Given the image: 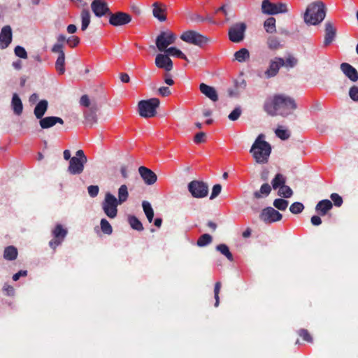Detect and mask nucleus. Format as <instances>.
<instances>
[{"label": "nucleus", "mask_w": 358, "mask_h": 358, "mask_svg": "<svg viewBox=\"0 0 358 358\" xmlns=\"http://www.w3.org/2000/svg\"><path fill=\"white\" fill-rule=\"evenodd\" d=\"M297 106L294 99L287 95L275 94L267 100L264 106L265 111L271 116L287 117L291 115Z\"/></svg>", "instance_id": "obj_1"}, {"label": "nucleus", "mask_w": 358, "mask_h": 358, "mask_svg": "<svg viewBox=\"0 0 358 358\" xmlns=\"http://www.w3.org/2000/svg\"><path fill=\"white\" fill-rule=\"evenodd\" d=\"M326 16V8L322 1L310 3L303 14L304 22L307 24L317 25L321 23Z\"/></svg>", "instance_id": "obj_2"}, {"label": "nucleus", "mask_w": 358, "mask_h": 358, "mask_svg": "<svg viewBox=\"0 0 358 358\" xmlns=\"http://www.w3.org/2000/svg\"><path fill=\"white\" fill-rule=\"evenodd\" d=\"M264 138V134H259L250 150L256 162L259 164L266 163L271 152V147Z\"/></svg>", "instance_id": "obj_3"}, {"label": "nucleus", "mask_w": 358, "mask_h": 358, "mask_svg": "<svg viewBox=\"0 0 358 358\" xmlns=\"http://www.w3.org/2000/svg\"><path fill=\"white\" fill-rule=\"evenodd\" d=\"M160 103L157 98H151L147 100H141L138 103L139 115L145 118L152 117L157 113V108Z\"/></svg>", "instance_id": "obj_4"}, {"label": "nucleus", "mask_w": 358, "mask_h": 358, "mask_svg": "<svg viewBox=\"0 0 358 358\" xmlns=\"http://www.w3.org/2000/svg\"><path fill=\"white\" fill-rule=\"evenodd\" d=\"M180 39L184 42L200 48H203L211 42L210 38L194 30H188L183 32L180 36Z\"/></svg>", "instance_id": "obj_5"}, {"label": "nucleus", "mask_w": 358, "mask_h": 358, "mask_svg": "<svg viewBox=\"0 0 358 358\" xmlns=\"http://www.w3.org/2000/svg\"><path fill=\"white\" fill-rule=\"evenodd\" d=\"M87 158L83 150H79L76 152V156L70 159L68 171L71 175H79L83 172L85 164Z\"/></svg>", "instance_id": "obj_6"}, {"label": "nucleus", "mask_w": 358, "mask_h": 358, "mask_svg": "<svg viewBox=\"0 0 358 358\" xmlns=\"http://www.w3.org/2000/svg\"><path fill=\"white\" fill-rule=\"evenodd\" d=\"M121 205L117 198L110 192H106L101 203V208L106 215L110 219H114L117 215V206Z\"/></svg>", "instance_id": "obj_7"}, {"label": "nucleus", "mask_w": 358, "mask_h": 358, "mask_svg": "<svg viewBox=\"0 0 358 358\" xmlns=\"http://www.w3.org/2000/svg\"><path fill=\"white\" fill-rule=\"evenodd\" d=\"M262 12L264 14L273 15L288 12L287 5L285 3H271L269 0H263L262 3Z\"/></svg>", "instance_id": "obj_8"}, {"label": "nucleus", "mask_w": 358, "mask_h": 358, "mask_svg": "<svg viewBox=\"0 0 358 358\" xmlns=\"http://www.w3.org/2000/svg\"><path fill=\"white\" fill-rule=\"evenodd\" d=\"M188 190L194 198H204L208 194V186L204 182L193 180L188 184Z\"/></svg>", "instance_id": "obj_9"}, {"label": "nucleus", "mask_w": 358, "mask_h": 358, "mask_svg": "<svg viewBox=\"0 0 358 358\" xmlns=\"http://www.w3.org/2000/svg\"><path fill=\"white\" fill-rule=\"evenodd\" d=\"M176 39V36L170 31H162L156 38V46L162 52L168 49V46L173 44Z\"/></svg>", "instance_id": "obj_10"}, {"label": "nucleus", "mask_w": 358, "mask_h": 358, "mask_svg": "<svg viewBox=\"0 0 358 358\" xmlns=\"http://www.w3.org/2000/svg\"><path fill=\"white\" fill-rule=\"evenodd\" d=\"M246 25L243 22L236 23L229 29V38L231 42L239 43L244 38Z\"/></svg>", "instance_id": "obj_11"}, {"label": "nucleus", "mask_w": 358, "mask_h": 358, "mask_svg": "<svg viewBox=\"0 0 358 358\" xmlns=\"http://www.w3.org/2000/svg\"><path fill=\"white\" fill-rule=\"evenodd\" d=\"M67 229L64 228L60 224H57L52 231L53 239L49 242V245L55 250L57 246L62 244L67 235Z\"/></svg>", "instance_id": "obj_12"}, {"label": "nucleus", "mask_w": 358, "mask_h": 358, "mask_svg": "<svg viewBox=\"0 0 358 358\" xmlns=\"http://www.w3.org/2000/svg\"><path fill=\"white\" fill-rule=\"evenodd\" d=\"M109 17V23L113 27H120L124 26L131 21V16L124 12H116V13H111L108 15Z\"/></svg>", "instance_id": "obj_13"}, {"label": "nucleus", "mask_w": 358, "mask_h": 358, "mask_svg": "<svg viewBox=\"0 0 358 358\" xmlns=\"http://www.w3.org/2000/svg\"><path fill=\"white\" fill-rule=\"evenodd\" d=\"M259 218L266 224H271L281 220L282 215L273 208L266 207L262 210Z\"/></svg>", "instance_id": "obj_14"}, {"label": "nucleus", "mask_w": 358, "mask_h": 358, "mask_svg": "<svg viewBox=\"0 0 358 358\" xmlns=\"http://www.w3.org/2000/svg\"><path fill=\"white\" fill-rule=\"evenodd\" d=\"M91 8L94 14L101 17L104 15H109L110 13L108 3L104 0H94L91 3Z\"/></svg>", "instance_id": "obj_15"}, {"label": "nucleus", "mask_w": 358, "mask_h": 358, "mask_svg": "<svg viewBox=\"0 0 358 358\" xmlns=\"http://www.w3.org/2000/svg\"><path fill=\"white\" fill-rule=\"evenodd\" d=\"M284 66V59L281 57H275L269 63L268 68L264 72L265 76L267 78L274 77L278 73L281 66Z\"/></svg>", "instance_id": "obj_16"}, {"label": "nucleus", "mask_w": 358, "mask_h": 358, "mask_svg": "<svg viewBox=\"0 0 358 358\" xmlns=\"http://www.w3.org/2000/svg\"><path fill=\"white\" fill-rule=\"evenodd\" d=\"M152 15L155 18L157 19L159 22H164L166 20V6L159 1H155L152 5Z\"/></svg>", "instance_id": "obj_17"}, {"label": "nucleus", "mask_w": 358, "mask_h": 358, "mask_svg": "<svg viewBox=\"0 0 358 358\" xmlns=\"http://www.w3.org/2000/svg\"><path fill=\"white\" fill-rule=\"evenodd\" d=\"M155 65L167 72L173 69V62L168 55L158 54L155 58Z\"/></svg>", "instance_id": "obj_18"}, {"label": "nucleus", "mask_w": 358, "mask_h": 358, "mask_svg": "<svg viewBox=\"0 0 358 358\" xmlns=\"http://www.w3.org/2000/svg\"><path fill=\"white\" fill-rule=\"evenodd\" d=\"M138 172L145 184L150 185L157 181V175L152 170L145 166H140Z\"/></svg>", "instance_id": "obj_19"}, {"label": "nucleus", "mask_w": 358, "mask_h": 358, "mask_svg": "<svg viewBox=\"0 0 358 358\" xmlns=\"http://www.w3.org/2000/svg\"><path fill=\"white\" fill-rule=\"evenodd\" d=\"M324 45H329L334 40L336 36V29L331 22L325 23Z\"/></svg>", "instance_id": "obj_20"}, {"label": "nucleus", "mask_w": 358, "mask_h": 358, "mask_svg": "<svg viewBox=\"0 0 358 358\" xmlns=\"http://www.w3.org/2000/svg\"><path fill=\"white\" fill-rule=\"evenodd\" d=\"M12 41V29L9 25L3 27L0 33V45L1 48H7Z\"/></svg>", "instance_id": "obj_21"}, {"label": "nucleus", "mask_w": 358, "mask_h": 358, "mask_svg": "<svg viewBox=\"0 0 358 358\" xmlns=\"http://www.w3.org/2000/svg\"><path fill=\"white\" fill-rule=\"evenodd\" d=\"M341 70L351 81L356 82L358 80V72L356 69L350 64L342 63L341 64Z\"/></svg>", "instance_id": "obj_22"}, {"label": "nucleus", "mask_w": 358, "mask_h": 358, "mask_svg": "<svg viewBox=\"0 0 358 358\" xmlns=\"http://www.w3.org/2000/svg\"><path fill=\"white\" fill-rule=\"evenodd\" d=\"M57 123L63 124L64 121L61 117L55 116L42 117L39 121V124L42 129L50 128L55 125Z\"/></svg>", "instance_id": "obj_23"}, {"label": "nucleus", "mask_w": 358, "mask_h": 358, "mask_svg": "<svg viewBox=\"0 0 358 358\" xmlns=\"http://www.w3.org/2000/svg\"><path fill=\"white\" fill-rule=\"evenodd\" d=\"M199 90L201 92L211 101L215 102L218 100L217 91L213 87L209 86L205 83L200 84Z\"/></svg>", "instance_id": "obj_24"}, {"label": "nucleus", "mask_w": 358, "mask_h": 358, "mask_svg": "<svg viewBox=\"0 0 358 358\" xmlns=\"http://www.w3.org/2000/svg\"><path fill=\"white\" fill-rule=\"evenodd\" d=\"M48 107V101L45 99L39 101L34 110V114L36 117L39 120L41 119L47 111Z\"/></svg>", "instance_id": "obj_25"}, {"label": "nucleus", "mask_w": 358, "mask_h": 358, "mask_svg": "<svg viewBox=\"0 0 358 358\" xmlns=\"http://www.w3.org/2000/svg\"><path fill=\"white\" fill-rule=\"evenodd\" d=\"M333 207L332 203L328 199H324L317 203L315 210L321 215H325Z\"/></svg>", "instance_id": "obj_26"}, {"label": "nucleus", "mask_w": 358, "mask_h": 358, "mask_svg": "<svg viewBox=\"0 0 358 358\" xmlns=\"http://www.w3.org/2000/svg\"><path fill=\"white\" fill-rule=\"evenodd\" d=\"M11 107L15 115H20L22 113L23 106L22 101L17 94L13 95Z\"/></svg>", "instance_id": "obj_27"}, {"label": "nucleus", "mask_w": 358, "mask_h": 358, "mask_svg": "<svg viewBox=\"0 0 358 358\" xmlns=\"http://www.w3.org/2000/svg\"><path fill=\"white\" fill-rule=\"evenodd\" d=\"M266 45L271 50H277L282 48L280 39L274 36H270L266 40Z\"/></svg>", "instance_id": "obj_28"}, {"label": "nucleus", "mask_w": 358, "mask_h": 358, "mask_svg": "<svg viewBox=\"0 0 358 358\" xmlns=\"http://www.w3.org/2000/svg\"><path fill=\"white\" fill-rule=\"evenodd\" d=\"M271 191V187L268 183L263 184L259 191L254 192L253 195L255 199H261L269 195Z\"/></svg>", "instance_id": "obj_29"}, {"label": "nucleus", "mask_w": 358, "mask_h": 358, "mask_svg": "<svg viewBox=\"0 0 358 358\" xmlns=\"http://www.w3.org/2000/svg\"><path fill=\"white\" fill-rule=\"evenodd\" d=\"M81 17V29L85 31L88 27L91 22V15L87 9H83L80 13Z\"/></svg>", "instance_id": "obj_30"}, {"label": "nucleus", "mask_w": 358, "mask_h": 358, "mask_svg": "<svg viewBox=\"0 0 358 358\" xmlns=\"http://www.w3.org/2000/svg\"><path fill=\"white\" fill-rule=\"evenodd\" d=\"M117 196L118 198L117 199V201L120 203L122 204L124 203L129 197V192H128V187L126 185H122L117 192Z\"/></svg>", "instance_id": "obj_31"}, {"label": "nucleus", "mask_w": 358, "mask_h": 358, "mask_svg": "<svg viewBox=\"0 0 358 358\" xmlns=\"http://www.w3.org/2000/svg\"><path fill=\"white\" fill-rule=\"evenodd\" d=\"M17 250L14 246H8L3 252V257L6 260L12 261L17 258Z\"/></svg>", "instance_id": "obj_32"}, {"label": "nucleus", "mask_w": 358, "mask_h": 358, "mask_svg": "<svg viewBox=\"0 0 358 358\" xmlns=\"http://www.w3.org/2000/svg\"><path fill=\"white\" fill-rule=\"evenodd\" d=\"M96 108L91 107L88 110L84 112L85 118L88 123L91 124L96 123L97 117L96 115Z\"/></svg>", "instance_id": "obj_33"}, {"label": "nucleus", "mask_w": 358, "mask_h": 358, "mask_svg": "<svg viewBox=\"0 0 358 358\" xmlns=\"http://www.w3.org/2000/svg\"><path fill=\"white\" fill-rule=\"evenodd\" d=\"M286 182V178L281 173H277L271 181L272 187L274 189H279Z\"/></svg>", "instance_id": "obj_34"}, {"label": "nucleus", "mask_w": 358, "mask_h": 358, "mask_svg": "<svg viewBox=\"0 0 358 358\" xmlns=\"http://www.w3.org/2000/svg\"><path fill=\"white\" fill-rule=\"evenodd\" d=\"M264 28L268 34L275 33L276 31L275 19L273 17L266 19L264 22Z\"/></svg>", "instance_id": "obj_35"}, {"label": "nucleus", "mask_w": 358, "mask_h": 358, "mask_svg": "<svg viewBox=\"0 0 358 358\" xmlns=\"http://www.w3.org/2000/svg\"><path fill=\"white\" fill-rule=\"evenodd\" d=\"M234 57L238 62H244L249 59L250 52L246 48H241L234 53Z\"/></svg>", "instance_id": "obj_36"}, {"label": "nucleus", "mask_w": 358, "mask_h": 358, "mask_svg": "<svg viewBox=\"0 0 358 358\" xmlns=\"http://www.w3.org/2000/svg\"><path fill=\"white\" fill-rule=\"evenodd\" d=\"M142 206L148 222L151 223L154 217V210L151 204L148 201H144L142 203Z\"/></svg>", "instance_id": "obj_37"}, {"label": "nucleus", "mask_w": 358, "mask_h": 358, "mask_svg": "<svg viewBox=\"0 0 358 358\" xmlns=\"http://www.w3.org/2000/svg\"><path fill=\"white\" fill-rule=\"evenodd\" d=\"M65 54L58 55L55 62V69L59 74H63L65 72Z\"/></svg>", "instance_id": "obj_38"}, {"label": "nucleus", "mask_w": 358, "mask_h": 358, "mask_svg": "<svg viewBox=\"0 0 358 358\" xmlns=\"http://www.w3.org/2000/svg\"><path fill=\"white\" fill-rule=\"evenodd\" d=\"M166 52L168 55H171L173 57H176L178 58H180L182 59L188 61L187 57L179 49L175 48V47H171L166 50Z\"/></svg>", "instance_id": "obj_39"}, {"label": "nucleus", "mask_w": 358, "mask_h": 358, "mask_svg": "<svg viewBox=\"0 0 358 358\" xmlns=\"http://www.w3.org/2000/svg\"><path fill=\"white\" fill-rule=\"evenodd\" d=\"M129 223L131 227L137 231H142L143 229V227L141 221L135 216L131 215L128 218Z\"/></svg>", "instance_id": "obj_40"}, {"label": "nucleus", "mask_w": 358, "mask_h": 358, "mask_svg": "<svg viewBox=\"0 0 358 358\" xmlns=\"http://www.w3.org/2000/svg\"><path fill=\"white\" fill-rule=\"evenodd\" d=\"M275 134L276 136L282 140H287L290 137V131L282 126L278 127L275 129Z\"/></svg>", "instance_id": "obj_41"}, {"label": "nucleus", "mask_w": 358, "mask_h": 358, "mask_svg": "<svg viewBox=\"0 0 358 358\" xmlns=\"http://www.w3.org/2000/svg\"><path fill=\"white\" fill-rule=\"evenodd\" d=\"M217 250L224 255L229 261H233V255L229 251V247L225 244H220L216 247Z\"/></svg>", "instance_id": "obj_42"}, {"label": "nucleus", "mask_w": 358, "mask_h": 358, "mask_svg": "<svg viewBox=\"0 0 358 358\" xmlns=\"http://www.w3.org/2000/svg\"><path fill=\"white\" fill-rule=\"evenodd\" d=\"M212 236L208 234L201 235L197 240V245L199 247H204L208 245L212 242Z\"/></svg>", "instance_id": "obj_43"}, {"label": "nucleus", "mask_w": 358, "mask_h": 358, "mask_svg": "<svg viewBox=\"0 0 358 358\" xmlns=\"http://www.w3.org/2000/svg\"><path fill=\"white\" fill-rule=\"evenodd\" d=\"M278 195L284 198H290L293 194L292 189L287 185H282L278 189Z\"/></svg>", "instance_id": "obj_44"}, {"label": "nucleus", "mask_w": 358, "mask_h": 358, "mask_svg": "<svg viewBox=\"0 0 358 358\" xmlns=\"http://www.w3.org/2000/svg\"><path fill=\"white\" fill-rule=\"evenodd\" d=\"M100 225H101V229L103 234H108V235H110L112 234V232H113L112 226L110 225V224L106 219H105V218L101 219V222H100Z\"/></svg>", "instance_id": "obj_45"}, {"label": "nucleus", "mask_w": 358, "mask_h": 358, "mask_svg": "<svg viewBox=\"0 0 358 358\" xmlns=\"http://www.w3.org/2000/svg\"><path fill=\"white\" fill-rule=\"evenodd\" d=\"M289 202L283 199H276L273 201L275 208L280 210H285L288 206Z\"/></svg>", "instance_id": "obj_46"}, {"label": "nucleus", "mask_w": 358, "mask_h": 358, "mask_svg": "<svg viewBox=\"0 0 358 358\" xmlns=\"http://www.w3.org/2000/svg\"><path fill=\"white\" fill-rule=\"evenodd\" d=\"M304 206L301 202H294L293 203L290 207L289 210L293 214H298L303 211Z\"/></svg>", "instance_id": "obj_47"}, {"label": "nucleus", "mask_w": 358, "mask_h": 358, "mask_svg": "<svg viewBox=\"0 0 358 358\" xmlns=\"http://www.w3.org/2000/svg\"><path fill=\"white\" fill-rule=\"evenodd\" d=\"M242 113V110L240 106L236 107L228 115V118L231 121L237 120Z\"/></svg>", "instance_id": "obj_48"}, {"label": "nucleus", "mask_w": 358, "mask_h": 358, "mask_svg": "<svg viewBox=\"0 0 358 358\" xmlns=\"http://www.w3.org/2000/svg\"><path fill=\"white\" fill-rule=\"evenodd\" d=\"M14 52L15 55L20 58L22 59H27V53L26 50L20 45H17L15 48Z\"/></svg>", "instance_id": "obj_49"}, {"label": "nucleus", "mask_w": 358, "mask_h": 358, "mask_svg": "<svg viewBox=\"0 0 358 358\" xmlns=\"http://www.w3.org/2000/svg\"><path fill=\"white\" fill-rule=\"evenodd\" d=\"M220 289H221V283L220 282H216L215 285V288H214V295H215V307H217L219 306V303H220L219 293H220Z\"/></svg>", "instance_id": "obj_50"}, {"label": "nucleus", "mask_w": 358, "mask_h": 358, "mask_svg": "<svg viewBox=\"0 0 358 358\" xmlns=\"http://www.w3.org/2000/svg\"><path fill=\"white\" fill-rule=\"evenodd\" d=\"M297 62L298 61L295 57L289 56L285 60H284V66L292 68L296 65Z\"/></svg>", "instance_id": "obj_51"}, {"label": "nucleus", "mask_w": 358, "mask_h": 358, "mask_svg": "<svg viewBox=\"0 0 358 358\" xmlns=\"http://www.w3.org/2000/svg\"><path fill=\"white\" fill-rule=\"evenodd\" d=\"M66 43L71 48H75L79 44L80 38L78 36H72L67 38Z\"/></svg>", "instance_id": "obj_52"}, {"label": "nucleus", "mask_w": 358, "mask_h": 358, "mask_svg": "<svg viewBox=\"0 0 358 358\" xmlns=\"http://www.w3.org/2000/svg\"><path fill=\"white\" fill-rule=\"evenodd\" d=\"M299 335L306 341L311 343L313 341L312 336L306 329H300Z\"/></svg>", "instance_id": "obj_53"}, {"label": "nucleus", "mask_w": 358, "mask_h": 358, "mask_svg": "<svg viewBox=\"0 0 358 358\" xmlns=\"http://www.w3.org/2000/svg\"><path fill=\"white\" fill-rule=\"evenodd\" d=\"M330 198L334 201V203L336 206L340 207L343 203V199L341 196H339L336 193H333L331 194Z\"/></svg>", "instance_id": "obj_54"}, {"label": "nucleus", "mask_w": 358, "mask_h": 358, "mask_svg": "<svg viewBox=\"0 0 358 358\" xmlns=\"http://www.w3.org/2000/svg\"><path fill=\"white\" fill-rule=\"evenodd\" d=\"M88 194L91 197H95L98 195L99 188L97 185H90L87 187Z\"/></svg>", "instance_id": "obj_55"}, {"label": "nucleus", "mask_w": 358, "mask_h": 358, "mask_svg": "<svg viewBox=\"0 0 358 358\" xmlns=\"http://www.w3.org/2000/svg\"><path fill=\"white\" fill-rule=\"evenodd\" d=\"M206 141V134L204 132L197 133L194 138V142L199 144Z\"/></svg>", "instance_id": "obj_56"}, {"label": "nucleus", "mask_w": 358, "mask_h": 358, "mask_svg": "<svg viewBox=\"0 0 358 358\" xmlns=\"http://www.w3.org/2000/svg\"><path fill=\"white\" fill-rule=\"evenodd\" d=\"M222 186L220 184L215 185L212 189V193L210 196V199H213L217 197L221 192Z\"/></svg>", "instance_id": "obj_57"}, {"label": "nucleus", "mask_w": 358, "mask_h": 358, "mask_svg": "<svg viewBox=\"0 0 358 358\" xmlns=\"http://www.w3.org/2000/svg\"><path fill=\"white\" fill-rule=\"evenodd\" d=\"M349 96L353 101H358V87H352L349 91Z\"/></svg>", "instance_id": "obj_58"}, {"label": "nucleus", "mask_w": 358, "mask_h": 358, "mask_svg": "<svg viewBox=\"0 0 358 358\" xmlns=\"http://www.w3.org/2000/svg\"><path fill=\"white\" fill-rule=\"evenodd\" d=\"M64 45L62 43H56L52 48V52L55 53H58L59 55H61L62 54H64V52L63 50Z\"/></svg>", "instance_id": "obj_59"}, {"label": "nucleus", "mask_w": 358, "mask_h": 358, "mask_svg": "<svg viewBox=\"0 0 358 358\" xmlns=\"http://www.w3.org/2000/svg\"><path fill=\"white\" fill-rule=\"evenodd\" d=\"M158 93L162 96H168L171 94V90L168 87H159L158 89Z\"/></svg>", "instance_id": "obj_60"}, {"label": "nucleus", "mask_w": 358, "mask_h": 358, "mask_svg": "<svg viewBox=\"0 0 358 358\" xmlns=\"http://www.w3.org/2000/svg\"><path fill=\"white\" fill-rule=\"evenodd\" d=\"M80 103L81 106L85 107H89L90 104V101L87 95H83L80 100Z\"/></svg>", "instance_id": "obj_61"}, {"label": "nucleus", "mask_w": 358, "mask_h": 358, "mask_svg": "<svg viewBox=\"0 0 358 358\" xmlns=\"http://www.w3.org/2000/svg\"><path fill=\"white\" fill-rule=\"evenodd\" d=\"M3 289L4 292H6L7 295L8 296H12L14 294V288L10 286V285H8V284H5L3 285Z\"/></svg>", "instance_id": "obj_62"}, {"label": "nucleus", "mask_w": 358, "mask_h": 358, "mask_svg": "<svg viewBox=\"0 0 358 358\" xmlns=\"http://www.w3.org/2000/svg\"><path fill=\"white\" fill-rule=\"evenodd\" d=\"M310 220H311L312 224L314 225V226H318V225H320L322 223L321 218L319 216H317V215H313L311 217Z\"/></svg>", "instance_id": "obj_63"}, {"label": "nucleus", "mask_w": 358, "mask_h": 358, "mask_svg": "<svg viewBox=\"0 0 358 358\" xmlns=\"http://www.w3.org/2000/svg\"><path fill=\"white\" fill-rule=\"evenodd\" d=\"M27 274V271H18L17 273H16L15 274L13 275V280L17 281V280H19V278L21 276H26Z\"/></svg>", "instance_id": "obj_64"}]
</instances>
